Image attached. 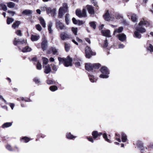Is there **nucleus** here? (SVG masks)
I'll return each instance as SVG.
<instances>
[{
  "label": "nucleus",
  "mask_w": 153,
  "mask_h": 153,
  "mask_svg": "<svg viewBox=\"0 0 153 153\" xmlns=\"http://www.w3.org/2000/svg\"><path fill=\"white\" fill-rule=\"evenodd\" d=\"M68 17V14H66L65 17V19L66 23L67 25L68 24L69 21Z\"/></svg>",
  "instance_id": "09e8293b"
},
{
  "label": "nucleus",
  "mask_w": 153,
  "mask_h": 153,
  "mask_svg": "<svg viewBox=\"0 0 153 153\" xmlns=\"http://www.w3.org/2000/svg\"><path fill=\"white\" fill-rule=\"evenodd\" d=\"M121 134L122 141L123 143L126 142L127 140V136L123 132Z\"/></svg>",
  "instance_id": "a878e982"
},
{
  "label": "nucleus",
  "mask_w": 153,
  "mask_h": 153,
  "mask_svg": "<svg viewBox=\"0 0 153 153\" xmlns=\"http://www.w3.org/2000/svg\"><path fill=\"white\" fill-rule=\"evenodd\" d=\"M39 20L40 21V23L44 28H45L46 25L44 19L42 17L39 18Z\"/></svg>",
  "instance_id": "6ab92c4d"
},
{
  "label": "nucleus",
  "mask_w": 153,
  "mask_h": 153,
  "mask_svg": "<svg viewBox=\"0 0 153 153\" xmlns=\"http://www.w3.org/2000/svg\"><path fill=\"white\" fill-rule=\"evenodd\" d=\"M150 25V23L146 21H145L144 19H142L139 23L138 26L136 27V31L134 32V36L138 39L141 38V36L138 31L142 33L145 32L146 31V30L143 27V26L146 27L149 26Z\"/></svg>",
  "instance_id": "f257e3e1"
},
{
  "label": "nucleus",
  "mask_w": 153,
  "mask_h": 153,
  "mask_svg": "<svg viewBox=\"0 0 153 153\" xmlns=\"http://www.w3.org/2000/svg\"><path fill=\"white\" fill-rule=\"evenodd\" d=\"M50 89L51 91H54L57 90V87L55 85L51 86L50 87Z\"/></svg>",
  "instance_id": "e433bc0d"
},
{
  "label": "nucleus",
  "mask_w": 153,
  "mask_h": 153,
  "mask_svg": "<svg viewBox=\"0 0 153 153\" xmlns=\"http://www.w3.org/2000/svg\"><path fill=\"white\" fill-rule=\"evenodd\" d=\"M0 6L1 7V8L4 11H6L7 10V8L6 6L3 4H0Z\"/></svg>",
  "instance_id": "4c0bfd02"
},
{
  "label": "nucleus",
  "mask_w": 153,
  "mask_h": 153,
  "mask_svg": "<svg viewBox=\"0 0 153 153\" xmlns=\"http://www.w3.org/2000/svg\"><path fill=\"white\" fill-rule=\"evenodd\" d=\"M92 134L93 136V138H96L98 136V133L97 131H94L92 132Z\"/></svg>",
  "instance_id": "72a5a7b5"
},
{
  "label": "nucleus",
  "mask_w": 153,
  "mask_h": 153,
  "mask_svg": "<svg viewBox=\"0 0 153 153\" xmlns=\"http://www.w3.org/2000/svg\"><path fill=\"white\" fill-rule=\"evenodd\" d=\"M32 11L30 10H24L22 12V14H25L26 15H28L30 14H31L32 13Z\"/></svg>",
  "instance_id": "412c9836"
},
{
  "label": "nucleus",
  "mask_w": 153,
  "mask_h": 153,
  "mask_svg": "<svg viewBox=\"0 0 153 153\" xmlns=\"http://www.w3.org/2000/svg\"><path fill=\"white\" fill-rule=\"evenodd\" d=\"M48 41L46 39L45 37H44L41 43V47L44 51L47 49L48 47Z\"/></svg>",
  "instance_id": "1a4fd4ad"
},
{
  "label": "nucleus",
  "mask_w": 153,
  "mask_h": 153,
  "mask_svg": "<svg viewBox=\"0 0 153 153\" xmlns=\"http://www.w3.org/2000/svg\"><path fill=\"white\" fill-rule=\"evenodd\" d=\"M68 10V5L66 3L63 4V7H60L59 11L58 17L60 18H62L63 15L66 13Z\"/></svg>",
  "instance_id": "20e7f679"
},
{
  "label": "nucleus",
  "mask_w": 153,
  "mask_h": 153,
  "mask_svg": "<svg viewBox=\"0 0 153 153\" xmlns=\"http://www.w3.org/2000/svg\"><path fill=\"white\" fill-rule=\"evenodd\" d=\"M87 7L89 13L91 14H94V8L92 6L88 5Z\"/></svg>",
  "instance_id": "f3484780"
},
{
  "label": "nucleus",
  "mask_w": 153,
  "mask_h": 153,
  "mask_svg": "<svg viewBox=\"0 0 153 153\" xmlns=\"http://www.w3.org/2000/svg\"><path fill=\"white\" fill-rule=\"evenodd\" d=\"M7 4L8 7L11 8H14L15 6V4L12 2H7Z\"/></svg>",
  "instance_id": "393cba45"
},
{
  "label": "nucleus",
  "mask_w": 153,
  "mask_h": 153,
  "mask_svg": "<svg viewBox=\"0 0 153 153\" xmlns=\"http://www.w3.org/2000/svg\"><path fill=\"white\" fill-rule=\"evenodd\" d=\"M47 83L48 84L51 85L54 84L55 82L52 80H48L47 81Z\"/></svg>",
  "instance_id": "5fc2aeb1"
},
{
  "label": "nucleus",
  "mask_w": 153,
  "mask_h": 153,
  "mask_svg": "<svg viewBox=\"0 0 153 153\" xmlns=\"http://www.w3.org/2000/svg\"><path fill=\"white\" fill-rule=\"evenodd\" d=\"M89 76L90 80L92 82H94L96 81V79L94 78V76L91 74L89 73Z\"/></svg>",
  "instance_id": "b1692460"
},
{
  "label": "nucleus",
  "mask_w": 153,
  "mask_h": 153,
  "mask_svg": "<svg viewBox=\"0 0 153 153\" xmlns=\"http://www.w3.org/2000/svg\"><path fill=\"white\" fill-rule=\"evenodd\" d=\"M15 105V104L14 103H10V107L11 109L13 110V108L14 107Z\"/></svg>",
  "instance_id": "e2e57ef3"
},
{
  "label": "nucleus",
  "mask_w": 153,
  "mask_h": 153,
  "mask_svg": "<svg viewBox=\"0 0 153 153\" xmlns=\"http://www.w3.org/2000/svg\"><path fill=\"white\" fill-rule=\"evenodd\" d=\"M58 59L59 61V64L62 63L65 66L67 67L72 66V59L69 56H68L66 58H62L59 57H58Z\"/></svg>",
  "instance_id": "f03ea898"
},
{
  "label": "nucleus",
  "mask_w": 153,
  "mask_h": 153,
  "mask_svg": "<svg viewBox=\"0 0 153 153\" xmlns=\"http://www.w3.org/2000/svg\"><path fill=\"white\" fill-rule=\"evenodd\" d=\"M47 8V6L45 5L44 6L41 7L40 8L42 11H45V10H46Z\"/></svg>",
  "instance_id": "bf43d9fd"
},
{
  "label": "nucleus",
  "mask_w": 153,
  "mask_h": 153,
  "mask_svg": "<svg viewBox=\"0 0 153 153\" xmlns=\"http://www.w3.org/2000/svg\"><path fill=\"white\" fill-rule=\"evenodd\" d=\"M76 61H80V60L79 59H74V61L75 62V66L77 67H78L80 65V62H76Z\"/></svg>",
  "instance_id": "7c9ffc66"
},
{
  "label": "nucleus",
  "mask_w": 153,
  "mask_h": 153,
  "mask_svg": "<svg viewBox=\"0 0 153 153\" xmlns=\"http://www.w3.org/2000/svg\"><path fill=\"white\" fill-rule=\"evenodd\" d=\"M7 12L10 14L12 16H13L14 15V14L15 13L14 11L8 10L7 11Z\"/></svg>",
  "instance_id": "052dcab7"
},
{
  "label": "nucleus",
  "mask_w": 153,
  "mask_h": 153,
  "mask_svg": "<svg viewBox=\"0 0 153 153\" xmlns=\"http://www.w3.org/2000/svg\"><path fill=\"white\" fill-rule=\"evenodd\" d=\"M72 21L73 23L75 24H77L78 25H80L82 24L83 22L82 21L79 20H76L74 18H72Z\"/></svg>",
  "instance_id": "a211bd4d"
},
{
  "label": "nucleus",
  "mask_w": 153,
  "mask_h": 153,
  "mask_svg": "<svg viewBox=\"0 0 153 153\" xmlns=\"http://www.w3.org/2000/svg\"><path fill=\"white\" fill-rule=\"evenodd\" d=\"M72 30L75 35H77V28L72 27Z\"/></svg>",
  "instance_id": "49530a36"
},
{
  "label": "nucleus",
  "mask_w": 153,
  "mask_h": 153,
  "mask_svg": "<svg viewBox=\"0 0 153 153\" xmlns=\"http://www.w3.org/2000/svg\"><path fill=\"white\" fill-rule=\"evenodd\" d=\"M14 21V19L12 18H8L7 19V23L10 24L12 23Z\"/></svg>",
  "instance_id": "79ce46f5"
},
{
  "label": "nucleus",
  "mask_w": 153,
  "mask_h": 153,
  "mask_svg": "<svg viewBox=\"0 0 153 153\" xmlns=\"http://www.w3.org/2000/svg\"><path fill=\"white\" fill-rule=\"evenodd\" d=\"M12 122H7L4 123L2 125V128H4L10 126L12 125Z\"/></svg>",
  "instance_id": "5701e85b"
},
{
  "label": "nucleus",
  "mask_w": 153,
  "mask_h": 153,
  "mask_svg": "<svg viewBox=\"0 0 153 153\" xmlns=\"http://www.w3.org/2000/svg\"><path fill=\"white\" fill-rule=\"evenodd\" d=\"M48 26V30L49 33H52L53 32V30L51 29V27L52 26V23L51 22H49Z\"/></svg>",
  "instance_id": "bb28decb"
},
{
  "label": "nucleus",
  "mask_w": 153,
  "mask_h": 153,
  "mask_svg": "<svg viewBox=\"0 0 153 153\" xmlns=\"http://www.w3.org/2000/svg\"><path fill=\"white\" fill-rule=\"evenodd\" d=\"M123 30L122 27H120L118 29H115L114 31V35H115L116 33H120L122 32Z\"/></svg>",
  "instance_id": "4be33fe9"
},
{
  "label": "nucleus",
  "mask_w": 153,
  "mask_h": 153,
  "mask_svg": "<svg viewBox=\"0 0 153 153\" xmlns=\"http://www.w3.org/2000/svg\"><path fill=\"white\" fill-rule=\"evenodd\" d=\"M103 137L105 140L109 143H111V141L110 140L108 139L107 138V136L105 133H104L103 135Z\"/></svg>",
  "instance_id": "a18cd8bd"
},
{
  "label": "nucleus",
  "mask_w": 153,
  "mask_h": 153,
  "mask_svg": "<svg viewBox=\"0 0 153 153\" xmlns=\"http://www.w3.org/2000/svg\"><path fill=\"white\" fill-rule=\"evenodd\" d=\"M20 24V22L19 21H17L16 22L14 23L12 25V27L14 28H16V27H18L19 25Z\"/></svg>",
  "instance_id": "2f4dec72"
},
{
  "label": "nucleus",
  "mask_w": 153,
  "mask_h": 153,
  "mask_svg": "<svg viewBox=\"0 0 153 153\" xmlns=\"http://www.w3.org/2000/svg\"><path fill=\"white\" fill-rule=\"evenodd\" d=\"M147 50L150 52H153V46L151 44H149Z\"/></svg>",
  "instance_id": "ea45409f"
},
{
  "label": "nucleus",
  "mask_w": 153,
  "mask_h": 153,
  "mask_svg": "<svg viewBox=\"0 0 153 153\" xmlns=\"http://www.w3.org/2000/svg\"><path fill=\"white\" fill-rule=\"evenodd\" d=\"M16 34L18 36H22V33L20 30H17L16 32Z\"/></svg>",
  "instance_id": "3c124183"
},
{
  "label": "nucleus",
  "mask_w": 153,
  "mask_h": 153,
  "mask_svg": "<svg viewBox=\"0 0 153 153\" xmlns=\"http://www.w3.org/2000/svg\"><path fill=\"white\" fill-rule=\"evenodd\" d=\"M37 69L38 70H41L42 68V65L39 62H37L36 65Z\"/></svg>",
  "instance_id": "de8ad7c7"
},
{
  "label": "nucleus",
  "mask_w": 153,
  "mask_h": 153,
  "mask_svg": "<svg viewBox=\"0 0 153 153\" xmlns=\"http://www.w3.org/2000/svg\"><path fill=\"white\" fill-rule=\"evenodd\" d=\"M91 26L94 29H95L96 28V25L94 22H91L89 23Z\"/></svg>",
  "instance_id": "37998d69"
},
{
  "label": "nucleus",
  "mask_w": 153,
  "mask_h": 153,
  "mask_svg": "<svg viewBox=\"0 0 153 153\" xmlns=\"http://www.w3.org/2000/svg\"><path fill=\"white\" fill-rule=\"evenodd\" d=\"M42 59L43 60V65H44V64L46 65L48 63V60L47 58L45 57H43L42 58Z\"/></svg>",
  "instance_id": "a19ab883"
},
{
  "label": "nucleus",
  "mask_w": 153,
  "mask_h": 153,
  "mask_svg": "<svg viewBox=\"0 0 153 153\" xmlns=\"http://www.w3.org/2000/svg\"><path fill=\"white\" fill-rule=\"evenodd\" d=\"M39 35H32L31 39L33 41H37L39 38Z\"/></svg>",
  "instance_id": "aec40b11"
},
{
  "label": "nucleus",
  "mask_w": 153,
  "mask_h": 153,
  "mask_svg": "<svg viewBox=\"0 0 153 153\" xmlns=\"http://www.w3.org/2000/svg\"><path fill=\"white\" fill-rule=\"evenodd\" d=\"M31 50V48L28 46H26L23 48L22 51L23 52H26L30 51Z\"/></svg>",
  "instance_id": "cd10ccee"
},
{
  "label": "nucleus",
  "mask_w": 153,
  "mask_h": 153,
  "mask_svg": "<svg viewBox=\"0 0 153 153\" xmlns=\"http://www.w3.org/2000/svg\"><path fill=\"white\" fill-rule=\"evenodd\" d=\"M43 67L44 68V72L46 74H48L51 71V68L49 65H47L45 67L43 65Z\"/></svg>",
  "instance_id": "4468645a"
},
{
  "label": "nucleus",
  "mask_w": 153,
  "mask_h": 153,
  "mask_svg": "<svg viewBox=\"0 0 153 153\" xmlns=\"http://www.w3.org/2000/svg\"><path fill=\"white\" fill-rule=\"evenodd\" d=\"M34 81L37 84H39L40 82V80L37 78H36L34 79Z\"/></svg>",
  "instance_id": "6e6d98bb"
},
{
  "label": "nucleus",
  "mask_w": 153,
  "mask_h": 153,
  "mask_svg": "<svg viewBox=\"0 0 153 153\" xmlns=\"http://www.w3.org/2000/svg\"><path fill=\"white\" fill-rule=\"evenodd\" d=\"M56 27L57 29L59 28L60 30H65L66 29V27L64 24L59 21H56Z\"/></svg>",
  "instance_id": "6e6552de"
},
{
  "label": "nucleus",
  "mask_w": 153,
  "mask_h": 153,
  "mask_svg": "<svg viewBox=\"0 0 153 153\" xmlns=\"http://www.w3.org/2000/svg\"><path fill=\"white\" fill-rule=\"evenodd\" d=\"M93 70L95 69H98L100 66V64L99 63H95L92 64Z\"/></svg>",
  "instance_id": "473e14b6"
},
{
  "label": "nucleus",
  "mask_w": 153,
  "mask_h": 153,
  "mask_svg": "<svg viewBox=\"0 0 153 153\" xmlns=\"http://www.w3.org/2000/svg\"><path fill=\"white\" fill-rule=\"evenodd\" d=\"M21 140H22L25 143H27L30 140L29 138L27 137H24L21 139Z\"/></svg>",
  "instance_id": "c03bdc74"
},
{
  "label": "nucleus",
  "mask_w": 153,
  "mask_h": 153,
  "mask_svg": "<svg viewBox=\"0 0 153 153\" xmlns=\"http://www.w3.org/2000/svg\"><path fill=\"white\" fill-rule=\"evenodd\" d=\"M76 14L79 17H86L87 16L86 10L83 9L82 11L79 10H77L76 11Z\"/></svg>",
  "instance_id": "0eeeda50"
},
{
  "label": "nucleus",
  "mask_w": 153,
  "mask_h": 153,
  "mask_svg": "<svg viewBox=\"0 0 153 153\" xmlns=\"http://www.w3.org/2000/svg\"><path fill=\"white\" fill-rule=\"evenodd\" d=\"M115 17L117 19H120L123 18L120 15H118L117 16H115L112 15L110 14L109 13L108 10L107 11L105 14L103 16V17L105 20L107 21H113L115 18Z\"/></svg>",
  "instance_id": "7ed1b4c3"
},
{
  "label": "nucleus",
  "mask_w": 153,
  "mask_h": 153,
  "mask_svg": "<svg viewBox=\"0 0 153 153\" xmlns=\"http://www.w3.org/2000/svg\"><path fill=\"white\" fill-rule=\"evenodd\" d=\"M91 2L92 3L94 4V6H96L97 5V2L95 0H91Z\"/></svg>",
  "instance_id": "338daca9"
},
{
  "label": "nucleus",
  "mask_w": 153,
  "mask_h": 153,
  "mask_svg": "<svg viewBox=\"0 0 153 153\" xmlns=\"http://www.w3.org/2000/svg\"><path fill=\"white\" fill-rule=\"evenodd\" d=\"M117 36L119 40L121 41H123L126 39V36L123 33L119 34Z\"/></svg>",
  "instance_id": "dca6fc26"
},
{
  "label": "nucleus",
  "mask_w": 153,
  "mask_h": 153,
  "mask_svg": "<svg viewBox=\"0 0 153 153\" xmlns=\"http://www.w3.org/2000/svg\"><path fill=\"white\" fill-rule=\"evenodd\" d=\"M26 42V40L25 41V40L23 39L22 41H20L19 40H17L16 38L14 39L13 43L14 44L16 45L18 44H25Z\"/></svg>",
  "instance_id": "f8f14e48"
},
{
  "label": "nucleus",
  "mask_w": 153,
  "mask_h": 153,
  "mask_svg": "<svg viewBox=\"0 0 153 153\" xmlns=\"http://www.w3.org/2000/svg\"><path fill=\"white\" fill-rule=\"evenodd\" d=\"M50 49L52 51L53 54H55L58 51V50L54 47H51Z\"/></svg>",
  "instance_id": "c9c22d12"
},
{
  "label": "nucleus",
  "mask_w": 153,
  "mask_h": 153,
  "mask_svg": "<svg viewBox=\"0 0 153 153\" xmlns=\"http://www.w3.org/2000/svg\"><path fill=\"white\" fill-rule=\"evenodd\" d=\"M76 40L78 42H81V43H82L83 42V41L82 39H79V38H78L77 37H76Z\"/></svg>",
  "instance_id": "0e129e2a"
},
{
  "label": "nucleus",
  "mask_w": 153,
  "mask_h": 153,
  "mask_svg": "<svg viewBox=\"0 0 153 153\" xmlns=\"http://www.w3.org/2000/svg\"><path fill=\"white\" fill-rule=\"evenodd\" d=\"M56 10L55 9H53L51 10V12L52 16H54L56 14Z\"/></svg>",
  "instance_id": "864d4df0"
},
{
  "label": "nucleus",
  "mask_w": 153,
  "mask_h": 153,
  "mask_svg": "<svg viewBox=\"0 0 153 153\" xmlns=\"http://www.w3.org/2000/svg\"><path fill=\"white\" fill-rule=\"evenodd\" d=\"M87 139H88V140H89V141L91 142L92 143H93L94 142V140H93V138H92V137H88Z\"/></svg>",
  "instance_id": "69168bd1"
},
{
  "label": "nucleus",
  "mask_w": 153,
  "mask_h": 153,
  "mask_svg": "<svg viewBox=\"0 0 153 153\" xmlns=\"http://www.w3.org/2000/svg\"><path fill=\"white\" fill-rule=\"evenodd\" d=\"M6 147L9 151L12 152L14 151L12 147L9 144L7 145L6 146Z\"/></svg>",
  "instance_id": "58836bf2"
},
{
  "label": "nucleus",
  "mask_w": 153,
  "mask_h": 153,
  "mask_svg": "<svg viewBox=\"0 0 153 153\" xmlns=\"http://www.w3.org/2000/svg\"><path fill=\"white\" fill-rule=\"evenodd\" d=\"M101 33L104 36L110 37L111 36L110 31L109 30H102Z\"/></svg>",
  "instance_id": "ddd939ff"
},
{
  "label": "nucleus",
  "mask_w": 153,
  "mask_h": 153,
  "mask_svg": "<svg viewBox=\"0 0 153 153\" xmlns=\"http://www.w3.org/2000/svg\"><path fill=\"white\" fill-rule=\"evenodd\" d=\"M100 71L102 74L100 76V78H107L108 77V75L109 74V72L107 68L105 66L102 67L100 69Z\"/></svg>",
  "instance_id": "39448f33"
},
{
  "label": "nucleus",
  "mask_w": 153,
  "mask_h": 153,
  "mask_svg": "<svg viewBox=\"0 0 153 153\" xmlns=\"http://www.w3.org/2000/svg\"><path fill=\"white\" fill-rule=\"evenodd\" d=\"M69 35L65 32H62L60 34V37L61 39L63 40L69 38Z\"/></svg>",
  "instance_id": "9b49d317"
},
{
  "label": "nucleus",
  "mask_w": 153,
  "mask_h": 153,
  "mask_svg": "<svg viewBox=\"0 0 153 153\" xmlns=\"http://www.w3.org/2000/svg\"><path fill=\"white\" fill-rule=\"evenodd\" d=\"M108 46V43L107 40V39H106L104 42V43L103 44V47L104 48H106Z\"/></svg>",
  "instance_id": "4d7b16f0"
},
{
  "label": "nucleus",
  "mask_w": 153,
  "mask_h": 153,
  "mask_svg": "<svg viewBox=\"0 0 153 153\" xmlns=\"http://www.w3.org/2000/svg\"><path fill=\"white\" fill-rule=\"evenodd\" d=\"M131 19L134 22H136L137 21L136 15L134 14L132 15Z\"/></svg>",
  "instance_id": "c756f323"
},
{
  "label": "nucleus",
  "mask_w": 153,
  "mask_h": 153,
  "mask_svg": "<svg viewBox=\"0 0 153 153\" xmlns=\"http://www.w3.org/2000/svg\"><path fill=\"white\" fill-rule=\"evenodd\" d=\"M52 69L53 70L56 72L57 71L58 68L56 65H53L52 66Z\"/></svg>",
  "instance_id": "603ef678"
},
{
  "label": "nucleus",
  "mask_w": 153,
  "mask_h": 153,
  "mask_svg": "<svg viewBox=\"0 0 153 153\" xmlns=\"http://www.w3.org/2000/svg\"><path fill=\"white\" fill-rule=\"evenodd\" d=\"M66 137L68 139H73L76 137V136L73 135L70 133H68L67 134Z\"/></svg>",
  "instance_id": "c85d7f7f"
},
{
  "label": "nucleus",
  "mask_w": 153,
  "mask_h": 153,
  "mask_svg": "<svg viewBox=\"0 0 153 153\" xmlns=\"http://www.w3.org/2000/svg\"><path fill=\"white\" fill-rule=\"evenodd\" d=\"M124 47V45L122 44H120L119 45V48H123Z\"/></svg>",
  "instance_id": "774afa93"
},
{
  "label": "nucleus",
  "mask_w": 153,
  "mask_h": 153,
  "mask_svg": "<svg viewBox=\"0 0 153 153\" xmlns=\"http://www.w3.org/2000/svg\"><path fill=\"white\" fill-rule=\"evenodd\" d=\"M21 98L22 100H24L26 102L30 101L29 99H27L26 98H25L23 97H22Z\"/></svg>",
  "instance_id": "680f3d73"
},
{
  "label": "nucleus",
  "mask_w": 153,
  "mask_h": 153,
  "mask_svg": "<svg viewBox=\"0 0 153 153\" xmlns=\"http://www.w3.org/2000/svg\"><path fill=\"white\" fill-rule=\"evenodd\" d=\"M70 44L65 43V49L66 51L68 52L70 50Z\"/></svg>",
  "instance_id": "f704fd0d"
},
{
  "label": "nucleus",
  "mask_w": 153,
  "mask_h": 153,
  "mask_svg": "<svg viewBox=\"0 0 153 153\" xmlns=\"http://www.w3.org/2000/svg\"><path fill=\"white\" fill-rule=\"evenodd\" d=\"M51 7H47V8L46 11L47 13L49 14L51 13Z\"/></svg>",
  "instance_id": "13d9d810"
},
{
  "label": "nucleus",
  "mask_w": 153,
  "mask_h": 153,
  "mask_svg": "<svg viewBox=\"0 0 153 153\" xmlns=\"http://www.w3.org/2000/svg\"><path fill=\"white\" fill-rule=\"evenodd\" d=\"M93 65L90 63H86L85 65L86 70L88 71H93Z\"/></svg>",
  "instance_id": "9d476101"
},
{
  "label": "nucleus",
  "mask_w": 153,
  "mask_h": 153,
  "mask_svg": "<svg viewBox=\"0 0 153 153\" xmlns=\"http://www.w3.org/2000/svg\"><path fill=\"white\" fill-rule=\"evenodd\" d=\"M36 27L37 30L40 31L42 29V27L39 24H37L36 25Z\"/></svg>",
  "instance_id": "8fccbe9b"
},
{
  "label": "nucleus",
  "mask_w": 153,
  "mask_h": 153,
  "mask_svg": "<svg viewBox=\"0 0 153 153\" xmlns=\"http://www.w3.org/2000/svg\"><path fill=\"white\" fill-rule=\"evenodd\" d=\"M85 53L86 57L88 58H90L91 56L96 55V53L92 52L91 48L88 46L85 48Z\"/></svg>",
  "instance_id": "423d86ee"
},
{
  "label": "nucleus",
  "mask_w": 153,
  "mask_h": 153,
  "mask_svg": "<svg viewBox=\"0 0 153 153\" xmlns=\"http://www.w3.org/2000/svg\"><path fill=\"white\" fill-rule=\"evenodd\" d=\"M137 146L140 148L141 152H143L144 151L147 149L146 147H144L143 146V144L140 142H138L137 143Z\"/></svg>",
  "instance_id": "2eb2a0df"
}]
</instances>
